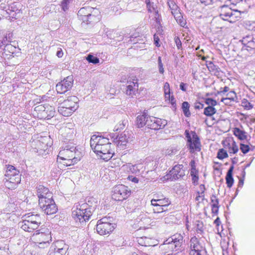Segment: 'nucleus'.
I'll list each match as a JSON object with an SVG mask.
<instances>
[{"instance_id": "obj_1", "label": "nucleus", "mask_w": 255, "mask_h": 255, "mask_svg": "<svg viewBox=\"0 0 255 255\" xmlns=\"http://www.w3.org/2000/svg\"><path fill=\"white\" fill-rule=\"evenodd\" d=\"M83 156L81 148L74 145L66 144L61 149L58 155V159L65 160L64 162L67 166L74 164L80 160Z\"/></svg>"}, {"instance_id": "obj_2", "label": "nucleus", "mask_w": 255, "mask_h": 255, "mask_svg": "<svg viewBox=\"0 0 255 255\" xmlns=\"http://www.w3.org/2000/svg\"><path fill=\"white\" fill-rule=\"evenodd\" d=\"M78 98L75 96H71L59 104L58 112L64 117H69L78 109Z\"/></svg>"}, {"instance_id": "obj_3", "label": "nucleus", "mask_w": 255, "mask_h": 255, "mask_svg": "<svg viewBox=\"0 0 255 255\" xmlns=\"http://www.w3.org/2000/svg\"><path fill=\"white\" fill-rule=\"evenodd\" d=\"M5 176L6 177V184L8 188H14L20 183L21 175L19 171L12 165H8L7 166Z\"/></svg>"}, {"instance_id": "obj_4", "label": "nucleus", "mask_w": 255, "mask_h": 255, "mask_svg": "<svg viewBox=\"0 0 255 255\" xmlns=\"http://www.w3.org/2000/svg\"><path fill=\"white\" fill-rule=\"evenodd\" d=\"M111 145L109 138L100 134L93 135L91 137L90 145L94 152L101 151L103 149H107Z\"/></svg>"}, {"instance_id": "obj_5", "label": "nucleus", "mask_w": 255, "mask_h": 255, "mask_svg": "<svg viewBox=\"0 0 255 255\" xmlns=\"http://www.w3.org/2000/svg\"><path fill=\"white\" fill-rule=\"evenodd\" d=\"M112 218L105 217L98 220L96 230L101 235H105L112 232L115 229V224L111 223Z\"/></svg>"}, {"instance_id": "obj_6", "label": "nucleus", "mask_w": 255, "mask_h": 255, "mask_svg": "<svg viewBox=\"0 0 255 255\" xmlns=\"http://www.w3.org/2000/svg\"><path fill=\"white\" fill-rule=\"evenodd\" d=\"M50 137L47 136L41 137L40 139L32 142L33 151L40 155H46L48 153V148L51 143H49Z\"/></svg>"}, {"instance_id": "obj_7", "label": "nucleus", "mask_w": 255, "mask_h": 255, "mask_svg": "<svg viewBox=\"0 0 255 255\" xmlns=\"http://www.w3.org/2000/svg\"><path fill=\"white\" fill-rule=\"evenodd\" d=\"M182 243L183 237L179 234H176L166 240L161 246L165 250L177 251L181 246Z\"/></svg>"}, {"instance_id": "obj_8", "label": "nucleus", "mask_w": 255, "mask_h": 255, "mask_svg": "<svg viewBox=\"0 0 255 255\" xmlns=\"http://www.w3.org/2000/svg\"><path fill=\"white\" fill-rule=\"evenodd\" d=\"M39 206L42 211L47 215L55 214L57 210V207L52 199V197L47 198H41L39 200Z\"/></svg>"}, {"instance_id": "obj_9", "label": "nucleus", "mask_w": 255, "mask_h": 255, "mask_svg": "<svg viewBox=\"0 0 255 255\" xmlns=\"http://www.w3.org/2000/svg\"><path fill=\"white\" fill-rule=\"evenodd\" d=\"M32 239L35 243L40 245L49 244V241H51L50 232L48 229L37 230L33 234Z\"/></svg>"}, {"instance_id": "obj_10", "label": "nucleus", "mask_w": 255, "mask_h": 255, "mask_svg": "<svg viewBox=\"0 0 255 255\" xmlns=\"http://www.w3.org/2000/svg\"><path fill=\"white\" fill-rule=\"evenodd\" d=\"M113 199L117 201H123L126 199L130 194V190L128 187L119 184L113 188Z\"/></svg>"}, {"instance_id": "obj_11", "label": "nucleus", "mask_w": 255, "mask_h": 255, "mask_svg": "<svg viewBox=\"0 0 255 255\" xmlns=\"http://www.w3.org/2000/svg\"><path fill=\"white\" fill-rule=\"evenodd\" d=\"M185 135L187 138V141L189 143V147L190 152H194V151H200V142L199 138L195 131H191V134L188 130L185 131Z\"/></svg>"}, {"instance_id": "obj_12", "label": "nucleus", "mask_w": 255, "mask_h": 255, "mask_svg": "<svg viewBox=\"0 0 255 255\" xmlns=\"http://www.w3.org/2000/svg\"><path fill=\"white\" fill-rule=\"evenodd\" d=\"M190 243L191 248L190 255H204L205 254L204 247L196 237L191 239Z\"/></svg>"}, {"instance_id": "obj_13", "label": "nucleus", "mask_w": 255, "mask_h": 255, "mask_svg": "<svg viewBox=\"0 0 255 255\" xmlns=\"http://www.w3.org/2000/svg\"><path fill=\"white\" fill-rule=\"evenodd\" d=\"M73 85V79L72 76H67L57 84L56 90L58 93L64 94L70 90Z\"/></svg>"}, {"instance_id": "obj_14", "label": "nucleus", "mask_w": 255, "mask_h": 255, "mask_svg": "<svg viewBox=\"0 0 255 255\" xmlns=\"http://www.w3.org/2000/svg\"><path fill=\"white\" fill-rule=\"evenodd\" d=\"M238 12V10H233L227 5H223L220 7V16L224 20L232 22L235 20L234 18L237 17L236 14Z\"/></svg>"}, {"instance_id": "obj_15", "label": "nucleus", "mask_w": 255, "mask_h": 255, "mask_svg": "<svg viewBox=\"0 0 255 255\" xmlns=\"http://www.w3.org/2000/svg\"><path fill=\"white\" fill-rule=\"evenodd\" d=\"M185 176V170L182 164L175 165L167 175V179L175 181Z\"/></svg>"}, {"instance_id": "obj_16", "label": "nucleus", "mask_w": 255, "mask_h": 255, "mask_svg": "<svg viewBox=\"0 0 255 255\" xmlns=\"http://www.w3.org/2000/svg\"><path fill=\"white\" fill-rule=\"evenodd\" d=\"M75 208V209L73 210L72 211V216H81V212H83L86 213L84 216L85 218H86V219L89 220L92 215L93 212L87 208V205L85 204H83L82 202H80V201L76 204L75 206L73 208Z\"/></svg>"}, {"instance_id": "obj_17", "label": "nucleus", "mask_w": 255, "mask_h": 255, "mask_svg": "<svg viewBox=\"0 0 255 255\" xmlns=\"http://www.w3.org/2000/svg\"><path fill=\"white\" fill-rule=\"evenodd\" d=\"M131 135V134L128 131H124L120 135L116 136V138L112 136V138H114L113 141L119 147L125 148L127 144L130 140Z\"/></svg>"}, {"instance_id": "obj_18", "label": "nucleus", "mask_w": 255, "mask_h": 255, "mask_svg": "<svg viewBox=\"0 0 255 255\" xmlns=\"http://www.w3.org/2000/svg\"><path fill=\"white\" fill-rule=\"evenodd\" d=\"M18 225L22 230L28 232H31L36 230L39 226V225L30 222L25 219H24L22 221L20 222Z\"/></svg>"}, {"instance_id": "obj_19", "label": "nucleus", "mask_w": 255, "mask_h": 255, "mask_svg": "<svg viewBox=\"0 0 255 255\" xmlns=\"http://www.w3.org/2000/svg\"><path fill=\"white\" fill-rule=\"evenodd\" d=\"M37 195L39 200L42 198L46 199L52 197V194L49 192L48 188L42 185H39L37 187Z\"/></svg>"}, {"instance_id": "obj_20", "label": "nucleus", "mask_w": 255, "mask_h": 255, "mask_svg": "<svg viewBox=\"0 0 255 255\" xmlns=\"http://www.w3.org/2000/svg\"><path fill=\"white\" fill-rule=\"evenodd\" d=\"M95 153L101 159L107 161L111 159L114 154V152L111 146L107 148V149H103L101 151L96 152Z\"/></svg>"}, {"instance_id": "obj_21", "label": "nucleus", "mask_w": 255, "mask_h": 255, "mask_svg": "<svg viewBox=\"0 0 255 255\" xmlns=\"http://www.w3.org/2000/svg\"><path fill=\"white\" fill-rule=\"evenodd\" d=\"M170 203V201L166 198L152 199L151 200V205L152 206H161L164 209L167 208Z\"/></svg>"}, {"instance_id": "obj_22", "label": "nucleus", "mask_w": 255, "mask_h": 255, "mask_svg": "<svg viewBox=\"0 0 255 255\" xmlns=\"http://www.w3.org/2000/svg\"><path fill=\"white\" fill-rule=\"evenodd\" d=\"M127 84L126 94L129 96L135 95L138 90V84L137 82L128 81Z\"/></svg>"}, {"instance_id": "obj_23", "label": "nucleus", "mask_w": 255, "mask_h": 255, "mask_svg": "<svg viewBox=\"0 0 255 255\" xmlns=\"http://www.w3.org/2000/svg\"><path fill=\"white\" fill-rule=\"evenodd\" d=\"M80 202L87 205V208L90 209L93 212L97 206V200L92 197H88L85 200L80 201Z\"/></svg>"}, {"instance_id": "obj_24", "label": "nucleus", "mask_w": 255, "mask_h": 255, "mask_svg": "<svg viewBox=\"0 0 255 255\" xmlns=\"http://www.w3.org/2000/svg\"><path fill=\"white\" fill-rule=\"evenodd\" d=\"M23 218L27 221L35 223L39 226L41 223V218L38 214H28L25 215Z\"/></svg>"}, {"instance_id": "obj_25", "label": "nucleus", "mask_w": 255, "mask_h": 255, "mask_svg": "<svg viewBox=\"0 0 255 255\" xmlns=\"http://www.w3.org/2000/svg\"><path fill=\"white\" fill-rule=\"evenodd\" d=\"M45 109L44 111V115L45 116L42 117V119H50L53 117L55 115V108L53 106H50L48 104H45Z\"/></svg>"}, {"instance_id": "obj_26", "label": "nucleus", "mask_w": 255, "mask_h": 255, "mask_svg": "<svg viewBox=\"0 0 255 255\" xmlns=\"http://www.w3.org/2000/svg\"><path fill=\"white\" fill-rule=\"evenodd\" d=\"M147 117L148 115L145 112L137 117L136 125L137 128H141L145 126Z\"/></svg>"}, {"instance_id": "obj_27", "label": "nucleus", "mask_w": 255, "mask_h": 255, "mask_svg": "<svg viewBox=\"0 0 255 255\" xmlns=\"http://www.w3.org/2000/svg\"><path fill=\"white\" fill-rule=\"evenodd\" d=\"M233 133L240 140H245L247 138V133L238 128H235L233 129Z\"/></svg>"}, {"instance_id": "obj_28", "label": "nucleus", "mask_w": 255, "mask_h": 255, "mask_svg": "<svg viewBox=\"0 0 255 255\" xmlns=\"http://www.w3.org/2000/svg\"><path fill=\"white\" fill-rule=\"evenodd\" d=\"M129 169L132 173L137 174L143 172L144 168L142 164L138 163L130 165L129 166Z\"/></svg>"}, {"instance_id": "obj_29", "label": "nucleus", "mask_w": 255, "mask_h": 255, "mask_svg": "<svg viewBox=\"0 0 255 255\" xmlns=\"http://www.w3.org/2000/svg\"><path fill=\"white\" fill-rule=\"evenodd\" d=\"M152 119L155 121L154 122V124H153L152 126V129L157 130L160 128H162L166 125V122L165 121H162L161 119L157 118H152Z\"/></svg>"}, {"instance_id": "obj_30", "label": "nucleus", "mask_w": 255, "mask_h": 255, "mask_svg": "<svg viewBox=\"0 0 255 255\" xmlns=\"http://www.w3.org/2000/svg\"><path fill=\"white\" fill-rule=\"evenodd\" d=\"M6 13L9 15V17L12 18H16L17 14L20 13V11L18 8L11 6L6 10Z\"/></svg>"}, {"instance_id": "obj_31", "label": "nucleus", "mask_w": 255, "mask_h": 255, "mask_svg": "<svg viewBox=\"0 0 255 255\" xmlns=\"http://www.w3.org/2000/svg\"><path fill=\"white\" fill-rule=\"evenodd\" d=\"M64 133L62 134L66 137V139L69 140H71L75 135V129L69 128L65 127L64 129Z\"/></svg>"}, {"instance_id": "obj_32", "label": "nucleus", "mask_w": 255, "mask_h": 255, "mask_svg": "<svg viewBox=\"0 0 255 255\" xmlns=\"http://www.w3.org/2000/svg\"><path fill=\"white\" fill-rule=\"evenodd\" d=\"M45 104H41L38 105L34 108V111L37 113V116L40 119H42V117H44V116H45L44 112V111L45 109Z\"/></svg>"}, {"instance_id": "obj_33", "label": "nucleus", "mask_w": 255, "mask_h": 255, "mask_svg": "<svg viewBox=\"0 0 255 255\" xmlns=\"http://www.w3.org/2000/svg\"><path fill=\"white\" fill-rule=\"evenodd\" d=\"M81 212V215L80 216H72L74 218L76 222L78 224V225L80 224L81 225H85L86 222L88 221L89 220L86 219V218L84 217L86 213L83 212Z\"/></svg>"}, {"instance_id": "obj_34", "label": "nucleus", "mask_w": 255, "mask_h": 255, "mask_svg": "<svg viewBox=\"0 0 255 255\" xmlns=\"http://www.w3.org/2000/svg\"><path fill=\"white\" fill-rule=\"evenodd\" d=\"M173 15L174 16L177 23L179 24V25L182 27H184L186 24V20L183 18L181 12L179 11L174 13V14Z\"/></svg>"}, {"instance_id": "obj_35", "label": "nucleus", "mask_w": 255, "mask_h": 255, "mask_svg": "<svg viewBox=\"0 0 255 255\" xmlns=\"http://www.w3.org/2000/svg\"><path fill=\"white\" fill-rule=\"evenodd\" d=\"M244 49L249 51L250 54L255 53V42L253 39L247 43V45L244 46Z\"/></svg>"}, {"instance_id": "obj_36", "label": "nucleus", "mask_w": 255, "mask_h": 255, "mask_svg": "<svg viewBox=\"0 0 255 255\" xmlns=\"http://www.w3.org/2000/svg\"><path fill=\"white\" fill-rule=\"evenodd\" d=\"M168 5L171 10L172 14L173 15L174 13L180 11V8L178 5L172 0H169L167 2Z\"/></svg>"}, {"instance_id": "obj_37", "label": "nucleus", "mask_w": 255, "mask_h": 255, "mask_svg": "<svg viewBox=\"0 0 255 255\" xmlns=\"http://www.w3.org/2000/svg\"><path fill=\"white\" fill-rule=\"evenodd\" d=\"M216 109L212 106H208L204 109V114L208 117H211L216 114Z\"/></svg>"}, {"instance_id": "obj_38", "label": "nucleus", "mask_w": 255, "mask_h": 255, "mask_svg": "<svg viewBox=\"0 0 255 255\" xmlns=\"http://www.w3.org/2000/svg\"><path fill=\"white\" fill-rule=\"evenodd\" d=\"M190 105L187 102H184L182 104V109L184 116L186 117H189L191 115L189 111Z\"/></svg>"}, {"instance_id": "obj_39", "label": "nucleus", "mask_w": 255, "mask_h": 255, "mask_svg": "<svg viewBox=\"0 0 255 255\" xmlns=\"http://www.w3.org/2000/svg\"><path fill=\"white\" fill-rule=\"evenodd\" d=\"M228 145L229 146L228 151L230 153L235 154L238 151V146L235 141L233 142L231 145H230V143H228Z\"/></svg>"}, {"instance_id": "obj_40", "label": "nucleus", "mask_w": 255, "mask_h": 255, "mask_svg": "<svg viewBox=\"0 0 255 255\" xmlns=\"http://www.w3.org/2000/svg\"><path fill=\"white\" fill-rule=\"evenodd\" d=\"M74 0H63L61 1V6L62 9L66 11L69 8L70 4L72 3Z\"/></svg>"}, {"instance_id": "obj_41", "label": "nucleus", "mask_w": 255, "mask_h": 255, "mask_svg": "<svg viewBox=\"0 0 255 255\" xmlns=\"http://www.w3.org/2000/svg\"><path fill=\"white\" fill-rule=\"evenodd\" d=\"M228 157V154L226 150H225L224 149L221 148L218 150V152L217 153V157L219 159H223Z\"/></svg>"}, {"instance_id": "obj_42", "label": "nucleus", "mask_w": 255, "mask_h": 255, "mask_svg": "<svg viewBox=\"0 0 255 255\" xmlns=\"http://www.w3.org/2000/svg\"><path fill=\"white\" fill-rule=\"evenodd\" d=\"M86 60L89 63H92L95 64H97L100 62V60L98 57H95L90 54L88 55V56L86 57Z\"/></svg>"}, {"instance_id": "obj_43", "label": "nucleus", "mask_w": 255, "mask_h": 255, "mask_svg": "<svg viewBox=\"0 0 255 255\" xmlns=\"http://www.w3.org/2000/svg\"><path fill=\"white\" fill-rule=\"evenodd\" d=\"M242 106L247 110H251L253 108V105L251 104L248 100L244 99L242 100Z\"/></svg>"}, {"instance_id": "obj_44", "label": "nucleus", "mask_w": 255, "mask_h": 255, "mask_svg": "<svg viewBox=\"0 0 255 255\" xmlns=\"http://www.w3.org/2000/svg\"><path fill=\"white\" fill-rule=\"evenodd\" d=\"M225 179L227 187L228 188L232 187L234 182V179L233 175L226 174Z\"/></svg>"}, {"instance_id": "obj_45", "label": "nucleus", "mask_w": 255, "mask_h": 255, "mask_svg": "<svg viewBox=\"0 0 255 255\" xmlns=\"http://www.w3.org/2000/svg\"><path fill=\"white\" fill-rule=\"evenodd\" d=\"M128 121L126 120H124L120 122L118 125H117L114 128V130L118 131L120 129H123L125 128V126L127 124Z\"/></svg>"}, {"instance_id": "obj_46", "label": "nucleus", "mask_w": 255, "mask_h": 255, "mask_svg": "<svg viewBox=\"0 0 255 255\" xmlns=\"http://www.w3.org/2000/svg\"><path fill=\"white\" fill-rule=\"evenodd\" d=\"M152 118H156L155 117H150L148 115L147 119H146V122L145 126L148 127L149 128L152 129V125L153 124H154V120L152 119Z\"/></svg>"}, {"instance_id": "obj_47", "label": "nucleus", "mask_w": 255, "mask_h": 255, "mask_svg": "<svg viewBox=\"0 0 255 255\" xmlns=\"http://www.w3.org/2000/svg\"><path fill=\"white\" fill-rule=\"evenodd\" d=\"M167 210V208L164 209L161 206H153V211L154 214H160Z\"/></svg>"}, {"instance_id": "obj_48", "label": "nucleus", "mask_w": 255, "mask_h": 255, "mask_svg": "<svg viewBox=\"0 0 255 255\" xmlns=\"http://www.w3.org/2000/svg\"><path fill=\"white\" fill-rule=\"evenodd\" d=\"M164 90L165 98H170V86L169 84L166 82L164 86Z\"/></svg>"}, {"instance_id": "obj_49", "label": "nucleus", "mask_w": 255, "mask_h": 255, "mask_svg": "<svg viewBox=\"0 0 255 255\" xmlns=\"http://www.w3.org/2000/svg\"><path fill=\"white\" fill-rule=\"evenodd\" d=\"M146 6L149 12H152L154 11L156 14H158V10H156V5L154 4L153 2H152V4H148V5Z\"/></svg>"}, {"instance_id": "obj_50", "label": "nucleus", "mask_w": 255, "mask_h": 255, "mask_svg": "<svg viewBox=\"0 0 255 255\" xmlns=\"http://www.w3.org/2000/svg\"><path fill=\"white\" fill-rule=\"evenodd\" d=\"M240 149L244 154H246L250 151V148L248 145L241 143Z\"/></svg>"}, {"instance_id": "obj_51", "label": "nucleus", "mask_w": 255, "mask_h": 255, "mask_svg": "<svg viewBox=\"0 0 255 255\" xmlns=\"http://www.w3.org/2000/svg\"><path fill=\"white\" fill-rule=\"evenodd\" d=\"M205 103L208 105V106H212V107L217 105V101L211 98H207L205 101Z\"/></svg>"}, {"instance_id": "obj_52", "label": "nucleus", "mask_w": 255, "mask_h": 255, "mask_svg": "<svg viewBox=\"0 0 255 255\" xmlns=\"http://www.w3.org/2000/svg\"><path fill=\"white\" fill-rule=\"evenodd\" d=\"M68 249H69L68 246H65L64 247H63L62 248H59V249H57V250H55V253H59V254H61V255H64L66 253Z\"/></svg>"}, {"instance_id": "obj_53", "label": "nucleus", "mask_w": 255, "mask_h": 255, "mask_svg": "<svg viewBox=\"0 0 255 255\" xmlns=\"http://www.w3.org/2000/svg\"><path fill=\"white\" fill-rule=\"evenodd\" d=\"M216 204H212L211 206H212V213L215 215H217L218 213V210H219V206L218 205V202L216 201Z\"/></svg>"}, {"instance_id": "obj_54", "label": "nucleus", "mask_w": 255, "mask_h": 255, "mask_svg": "<svg viewBox=\"0 0 255 255\" xmlns=\"http://www.w3.org/2000/svg\"><path fill=\"white\" fill-rule=\"evenodd\" d=\"M158 68H159V72L161 74H163L164 72L163 65L161 61V57L160 56H159L158 58Z\"/></svg>"}, {"instance_id": "obj_55", "label": "nucleus", "mask_w": 255, "mask_h": 255, "mask_svg": "<svg viewBox=\"0 0 255 255\" xmlns=\"http://www.w3.org/2000/svg\"><path fill=\"white\" fill-rule=\"evenodd\" d=\"M65 246H68V245L65 244L63 241H58L56 242V248H55V250L57 249H59V248H62L64 247Z\"/></svg>"}, {"instance_id": "obj_56", "label": "nucleus", "mask_w": 255, "mask_h": 255, "mask_svg": "<svg viewBox=\"0 0 255 255\" xmlns=\"http://www.w3.org/2000/svg\"><path fill=\"white\" fill-rule=\"evenodd\" d=\"M177 151V150L175 148H169V149H167L166 151V155H174L176 153Z\"/></svg>"}, {"instance_id": "obj_57", "label": "nucleus", "mask_w": 255, "mask_h": 255, "mask_svg": "<svg viewBox=\"0 0 255 255\" xmlns=\"http://www.w3.org/2000/svg\"><path fill=\"white\" fill-rule=\"evenodd\" d=\"M253 38L251 36H247L246 37H244L242 40V42L243 44L244 45V46H245L247 45V43L249 42L250 40H253Z\"/></svg>"}, {"instance_id": "obj_58", "label": "nucleus", "mask_w": 255, "mask_h": 255, "mask_svg": "<svg viewBox=\"0 0 255 255\" xmlns=\"http://www.w3.org/2000/svg\"><path fill=\"white\" fill-rule=\"evenodd\" d=\"M204 107V104L200 103V102H196L194 104V108L196 109H202Z\"/></svg>"}, {"instance_id": "obj_59", "label": "nucleus", "mask_w": 255, "mask_h": 255, "mask_svg": "<svg viewBox=\"0 0 255 255\" xmlns=\"http://www.w3.org/2000/svg\"><path fill=\"white\" fill-rule=\"evenodd\" d=\"M175 42L177 46V48L179 49L181 48L182 46V43L178 37H177L175 39Z\"/></svg>"}, {"instance_id": "obj_60", "label": "nucleus", "mask_w": 255, "mask_h": 255, "mask_svg": "<svg viewBox=\"0 0 255 255\" xmlns=\"http://www.w3.org/2000/svg\"><path fill=\"white\" fill-rule=\"evenodd\" d=\"M200 1L205 5H209L211 4L215 0H199Z\"/></svg>"}, {"instance_id": "obj_61", "label": "nucleus", "mask_w": 255, "mask_h": 255, "mask_svg": "<svg viewBox=\"0 0 255 255\" xmlns=\"http://www.w3.org/2000/svg\"><path fill=\"white\" fill-rule=\"evenodd\" d=\"M211 202L212 203V204H216L215 203L217 201L218 205H219V200L215 195H212V196L211 197Z\"/></svg>"}, {"instance_id": "obj_62", "label": "nucleus", "mask_w": 255, "mask_h": 255, "mask_svg": "<svg viewBox=\"0 0 255 255\" xmlns=\"http://www.w3.org/2000/svg\"><path fill=\"white\" fill-rule=\"evenodd\" d=\"M222 88H221L220 90H222ZM229 90V88L227 86H225L223 90H220L219 92H218L219 94H225V93L227 92Z\"/></svg>"}, {"instance_id": "obj_63", "label": "nucleus", "mask_w": 255, "mask_h": 255, "mask_svg": "<svg viewBox=\"0 0 255 255\" xmlns=\"http://www.w3.org/2000/svg\"><path fill=\"white\" fill-rule=\"evenodd\" d=\"M128 179L129 180L131 181L132 182L134 183H138V179L135 177H133L132 176H129Z\"/></svg>"}, {"instance_id": "obj_64", "label": "nucleus", "mask_w": 255, "mask_h": 255, "mask_svg": "<svg viewBox=\"0 0 255 255\" xmlns=\"http://www.w3.org/2000/svg\"><path fill=\"white\" fill-rule=\"evenodd\" d=\"M186 84H185L184 83H181L180 84V89L183 91H186Z\"/></svg>"}]
</instances>
